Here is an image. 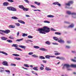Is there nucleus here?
I'll return each mask as SVG.
<instances>
[{
	"label": "nucleus",
	"mask_w": 76,
	"mask_h": 76,
	"mask_svg": "<svg viewBox=\"0 0 76 76\" xmlns=\"http://www.w3.org/2000/svg\"><path fill=\"white\" fill-rule=\"evenodd\" d=\"M12 55L14 56H15L16 57H18V56H20L19 55L16 54H12Z\"/></svg>",
	"instance_id": "c756f323"
},
{
	"label": "nucleus",
	"mask_w": 76,
	"mask_h": 76,
	"mask_svg": "<svg viewBox=\"0 0 76 76\" xmlns=\"http://www.w3.org/2000/svg\"><path fill=\"white\" fill-rule=\"evenodd\" d=\"M10 32V31L9 30L6 31H3L1 30H0V34H3V33H5V34H9Z\"/></svg>",
	"instance_id": "20e7f679"
},
{
	"label": "nucleus",
	"mask_w": 76,
	"mask_h": 76,
	"mask_svg": "<svg viewBox=\"0 0 76 76\" xmlns=\"http://www.w3.org/2000/svg\"><path fill=\"white\" fill-rule=\"evenodd\" d=\"M53 44L54 45H58V44L56 43H53Z\"/></svg>",
	"instance_id": "680f3d73"
},
{
	"label": "nucleus",
	"mask_w": 76,
	"mask_h": 76,
	"mask_svg": "<svg viewBox=\"0 0 76 76\" xmlns=\"http://www.w3.org/2000/svg\"><path fill=\"white\" fill-rule=\"evenodd\" d=\"M8 1L9 2H14V1L13 0H8Z\"/></svg>",
	"instance_id": "c03bdc74"
},
{
	"label": "nucleus",
	"mask_w": 76,
	"mask_h": 76,
	"mask_svg": "<svg viewBox=\"0 0 76 76\" xmlns=\"http://www.w3.org/2000/svg\"><path fill=\"white\" fill-rule=\"evenodd\" d=\"M39 58H41V59H45V57H44V56H40Z\"/></svg>",
	"instance_id": "cd10ccee"
},
{
	"label": "nucleus",
	"mask_w": 76,
	"mask_h": 76,
	"mask_svg": "<svg viewBox=\"0 0 76 76\" xmlns=\"http://www.w3.org/2000/svg\"><path fill=\"white\" fill-rule=\"evenodd\" d=\"M0 53H2V54H4L5 55H6V56H7V55H8L7 53H6L4 52V51H0Z\"/></svg>",
	"instance_id": "ddd939ff"
},
{
	"label": "nucleus",
	"mask_w": 76,
	"mask_h": 76,
	"mask_svg": "<svg viewBox=\"0 0 76 76\" xmlns=\"http://www.w3.org/2000/svg\"><path fill=\"white\" fill-rule=\"evenodd\" d=\"M23 10H24V11H26H26H28V10H29V8H25V7H24Z\"/></svg>",
	"instance_id": "f3484780"
},
{
	"label": "nucleus",
	"mask_w": 76,
	"mask_h": 76,
	"mask_svg": "<svg viewBox=\"0 0 76 76\" xmlns=\"http://www.w3.org/2000/svg\"><path fill=\"white\" fill-rule=\"evenodd\" d=\"M24 0V1H25V2H26V3H29V2L28 0Z\"/></svg>",
	"instance_id": "37998d69"
},
{
	"label": "nucleus",
	"mask_w": 76,
	"mask_h": 76,
	"mask_svg": "<svg viewBox=\"0 0 76 76\" xmlns=\"http://www.w3.org/2000/svg\"><path fill=\"white\" fill-rule=\"evenodd\" d=\"M48 18H53L54 16L52 15H48L47 16Z\"/></svg>",
	"instance_id": "393cba45"
},
{
	"label": "nucleus",
	"mask_w": 76,
	"mask_h": 76,
	"mask_svg": "<svg viewBox=\"0 0 76 76\" xmlns=\"http://www.w3.org/2000/svg\"><path fill=\"white\" fill-rule=\"evenodd\" d=\"M66 47L67 48H70V46H66Z\"/></svg>",
	"instance_id": "052dcab7"
},
{
	"label": "nucleus",
	"mask_w": 76,
	"mask_h": 76,
	"mask_svg": "<svg viewBox=\"0 0 76 76\" xmlns=\"http://www.w3.org/2000/svg\"><path fill=\"white\" fill-rule=\"evenodd\" d=\"M32 56L33 57H38V56H36L35 55H33Z\"/></svg>",
	"instance_id": "de8ad7c7"
},
{
	"label": "nucleus",
	"mask_w": 76,
	"mask_h": 76,
	"mask_svg": "<svg viewBox=\"0 0 76 76\" xmlns=\"http://www.w3.org/2000/svg\"><path fill=\"white\" fill-rule=\"evenodd\" d=\"M32 54H33L32 52H30L28 53V55H32Z\"/></svg>",
	"instance_id": "6e6d98bb"
},
{
	"label": "nucleus",
	"mask_w": 76,
	"mask_h": 76,
	"mask_svg": "<svg viewBox=\"0 0 76 76\" xmlns=\"http://www.w3.org/2000/svg\"><path fill=\"white\" fill-rule=\"evenodd\" d=\"M7 42H13L12 40H7Z\"/></svg>",
	"instance_id": "e433bc0d"
},
{
	"label": "nucleus",
	"mask_w": 76,
	"mask_h": 76,
	"mask_svg": "<svg viewBox=\"0 0 76 76\" xmlns=\"http://www.w3.org/2000/svg\"><path fill=\"white\" fill-rule=\"evenodd\" d=\"M40 69V70H44V67H42V66H41Z\"/></svg>",
	"instance_id": "8fccbe9b"
},
{
	"label": "nucleus",
	"mask_w": 76,
	"mask_h": 76,
	"mask_svg": "<svg viewBox=\"0 0 76 76\" xmlns=\"http://www.w3.org/2000/svg\"><path fill=\"white\" fill-rule=\"evenodd\" d=\"M23 66L24 67H29V65L28 64H25Z\"/></svg>",
	"instance_id": "bb28decb"
},
{
	"label": "nucleus",
	"mask_w": 76,
	"mask_h": 76,
	"mask_svg": "<svg viewBox=\"0 0 76 76\" xmlns=\"http://www.w3.org/2000/svg\"><path fill=\"white\" fill-rule=\"evenodd\" d=\"M71 61H73V62H76V60H74L73 59H72L71 60Z\"/></svg>",
	"instance_id": "864d4df0"
},
{
	"label": "nucleus",
	"mask_w": 76,
	"mask_h": 76,
	"mask_svg": "<svg viewBox=\"0 0 76 76\" xmlns=\"http://www.w3.org/2000/svg\"><path fill=\"white\" fill-rule=\"evenodd\" d=\"M15 24L18 26H20V24H19V23H15Z\"/></svg>",
	"instance_id": "c9c22d12"
},
{
	"label": "nucleus",
	"mask_w": 76,
	"mask_h": 76,
	"mask_svg": "<svg viewBox=\"0 0 76 76\" xmlns=\"http://www.w3.org/2000/svg\"><path fill=\"white\" fill-rule=\"evenodd\" d=\"M50 30L51 31H56V30L54 29L53 28H50Z\"/></svg>",
	"instance_id": "603ef678"
},
{
	"label": "nucleus",
	"mask_w": 76,
	"mask_h": 76,
	"mask_svg": "<svg viewBox=\"0 0 76 76\" xmlns=\"http://www.w3.org/2000/svg\"><path fill=\"white\" fill-rule=\"evenodd\" d=\"M43 62L44 63H46L47 61L43 60Z\"/></svg>",
	"instance_id": "13d9d810"
},
{
	"label": "nucleus",
	"mask_w": 76,
	"mask_h": 76,
	"mask_svg": "<svg viewBox=\"0 0 76 76\" xmlns=\"http://www.w3.org/2000/svg\"><path fill=\"white\" fill-rule=\"evenodd\" d=\"M44 23H50V21H48L47 20H45L44 21Z\"/></svg>",
	"instance_id": "4c0bfd02"
},
{
	"label": "nucleus",
	"mask_w": 76,
	"mask_h": 76,
	"mask_svg": "<svg viewBox=\"0 0 76 76\" xmlns=\"http://www.w3.org/2000/svg\"><path fill=\"white\" fill-rule=\"evenodd\" d=\"M2 64L4 66H9V64H8V63L7 61H4L2 63Z\"/></svg>",
	"instance_id": "0eeeda50"
},
{
	"label": "nucleus",
	"mask_w": 76,
	"mask_h": 76,
	"mask_svg": "<svg viewBox=\"0 0 76 76\" xmlns=\"http://www.w3.org/2000/svg\"><path fill=\"white\" fill-rule=\"evenodd\" d=\"M15 49H16L17 50H19L20 51H22V50L20 49L19 48H15Z\"/></svg>",
	"instance_id": "09e8293b"
},
{
	"label": "nucleus",
	"mask_w": 76,
	"mask_h": 76,
	"mask_svg": "<svg viewBox=\"0 0 76 76\" xmlns=\"http://www.w3.org/2000/svg\"><path fill=\"white\" fill-rule=\"evenodd\" d=\"M14 59H15L16 60H20V58H19L15 57Z\"/></svg>",
	"instance_id": "72a5a7b5"
},
{
	"label": "nucleus",
	"mask_w": 76,
	"mask_h": 76,
	"mask_svg": "<svg viewBox=\"0 0 76 76\" xmlns=\"http://www.w3.org/2000/svg\"><path fill=\"white\" fill-rule=\"evenodd\" d=\"M8 27L10 28H15V26L14 25H9Z\"/></svg>",
	"instance_id": "9d476101"
},
{
	"label": "nucleus",
	"mask_w": 76,
	"mask_h": 76,
	"mask_svg": "<svg viewBox=\"0 0 76 76\" xmlns=\"http://www.w3.org/2000/svg\"><path fill=\"white\" fill-rule=\"evenodd\" d=\"M57 5H58V6H59V7H60V6H61L60 4L58 3V4H57Z\"/></svg>",
	"instance_id": "bf43d9fd"
},
{
	"label": "nucleus",
	"mask_w": 76,
	"mask_h": 76,
	"mask_svg": "<svg viewBox=\"0 0 76 76\" xmlns=\"http://www.w3.org/2000/svg\"><path fill=\"white\" fill-rule=\"evenodd\" d=\"M58 42H61V43H64V40L61 39L58 40Z\"/></svg>",
	"instance_id": "4468645a"
},
{
	"label": "nucleus",
	"mask_w": 76,
	"mask_h": 76,
	"mask_svg": "<svg viewBox=\"0 0 76 76\" xmlns=\"http://www.w3.org/2000/svg\"><path fill=\"white\" fill-rule=\"evenodd\" d=\"M33 69L34 70H36L37 71H38V70L37 67H34V68H33Z\"/></svg>",
	"instance_id": "a211bd4d"
},
{
	"label": "nucleus",
	"mask_w": 76,
	"mask_h": 76,
	"mask_svg": "<svg viewBox=\"0 0 76 76\" xmlns=\"http://www.w3.org/2000/svg\"><path fill=\"white\" fill-rule=\"evenodd\" d=\"M10 66H16V64L11 63L10 64Z\"/></svg>",
	"instance_id": "7c9ffc66"
},
{
	"label": "nucleus",
	"mask_w": 76,
	"mask_h": 76,
	"mask_svg": "<svg viewBox=\"0 0 76 76\" xmlns=\"http://www.w3.org/2000/svg\"><path fill=\"white\" fill-rule=\"evenodd\" d=\"M35 4H37V5H38V6H39V5H41V3H38V2L35 1L34 2Z\"/></svg>",
	"instance_id": "5701e85b"
},
{
	"label": "nucleus",
	"mask_w": 76,
	"mask_h": 76,
	"mask_svg": "<svg viewBox=\"0 0 76 76\" xmlns=\"http://www.w3.org/2000/svg\"><path fill=\"white\" fill-rule=\"evenodd\" d=\"M66 13L68 15H75V16H76V13L75 12H72L71 13L70 11H67Z\"/></svg>",
	"instance_id": "423d86ee"
},
{
	"label": "nucleus",
	"mask_w": 76,
	"mask_h": 76,
	"mask_svg": "<svg viewBox=\"0 0 76 76\" xmlns=\"http://www.w3.org/2000/svg\"><path fill=\"white\" fill-rule=\"evenodd\" d=\"M45 57L46 58H48V59H50V56L48 55H46Z\"/></svg>",
	"instance_id": "4be33fe9"
},
{
	"label": "nucleus",
	"mask_w": 76,
	"mask_h": 76,
	"mask_svg": "<svg viewBox=\"0 0 76 76\" xmlns=\"http://www.w3.org/2000/svg\"><path fill=\"white\" fill-rule=\"evenodd\" d=\"M19 47H20V48H23L25 50V48H26V47L25 46L22 45H19Z\"/></svg>",
	"instance_id": "dca6fc26"
},
{
	"label": "nucleus",
	"mask_w": 76,
	"mask_h": 76,
	"mask_svg": "<svg viewBox=\"0 0 76 76\" xmlns=\"http://www.w3.org/2000/svg\"><path fill=\"white\" fill-rule=\"evenodd\" d=\"M64 22L65 23H67V24H69V22H67V21H65Z\"/></svg>",
	"instance_id": "0e129e2a"
},
{
	"label": "nucleus",
	"mask_w": 76,
	"mask_h": 76,
	"mask_svg": "<svg viewBox=\"0 0 76 76\" xmlns=\"http://www.w3.org/2000/svg\"><path fill=\"white\" fill-rule=\"evenodd\" d=\"M67 70L70 71V70H72V69L70 68H67Z\"/></svg>",
	"instance_id": "e2e57ef3"
},
{
	"label": "nucleus",
	"mask_w": 76,
	"mask_h": 76,
	"mask_svg": "<svg viewBox=\"0 0 76 76\" xmlns=\"http://www.w3.org/2000/svg\"><path fill=\"white\" fill-rule=\"evenodd\" d=\"M37 31H39L40 34H45V32L48 33L50 31V29L47 26H45L43 28H38Z\"/></svg>",
	"instance_id": "f257e3e1"
},
{
	"label": "nucleus",
	"mask_w": 76,
	"mask_h": 76,
	"mask_svg": "<svg viewBox=\"0 0 76 76\" xmlns=\"http://www.w3.org/2000/svg\"><path fill=\"white\" fill-rule=\"evenodd\" d=\"M12 47H18V45L16 44H13L12 45Z\"/></svg>",
	"instance_id": "a878e982"
},
{
	"label": "nucleus",
	"mask_w": 76,
	"mask_h": 76,
	"mask_svg": "<svg viewBox=\"0 0 76 76\" xmlns=\"http://www.w3.org/2000/svg\"><path fill=\"white\" fill-rule=\"evenodd\" d=\"M9 4V3L8 2H4L3 3V5L4 6H7Z\"/></svg>",
	"instance_id": "6e6552de"
},
{
	"label": "nucleus",
	"mask_w": 76,
	"mask_h": 76,
	"mask_svg": "<svg viewBox=\"0 0 76 76\" xmlns=\"http://www.w3.org/2000/svg\"><path fill=\"white\" fill-rule=\"evenodd\" d=\"M45 69L47 71H50V70H51V69L50 68L47 67H45Z\"/></svg>",
	"instance_id": "2eb2a0df"
},
{
	"label": "nucleus",
	"mask_w": 76,
	"mask_h": 76,
	"mask_svg": "<svg viewBox=\"0 0 76 76\" xmlns=\"http://www.w3.org/2000/svg\"><path fill=\"white\" fill-rule=\"evenodd\" d=\"M9 38H10V39H14V38H13V37H11V36H10L9 37Z\"/></svg>",
	"instance_id": "49530a36"
},
{
	"label": "nucleus",
	"mask_w": 76,
	"mask_h": 76,
	"mask_svg": "<svg viewBox=\"0 0 76 76\" xmlns=\"http://www.w3.org/2000/svg\"><path fill=\"white\" fill-rule=\"evenodd\" d=\"M18 22L21 23H23V24H25V22L22 20H18Z\"/></svg>",
	"instance_id": "f8f14e48"
},
{
	"label": "nucleus",
	"mask_w": 76,
	"mask_h": 76,
	"mask_svg": "<svg viewBox=\"0 0 76 76\" xmlns=\"http://www.w3.org/2000/svg\"><path fill=\"white\" fill-rule=\"evenodd\" d=\"M22 68L24 69H25L26 70H28V68H24V67L22 66Z\"/></svg>",
	"instance_id": "4d7b16f0"
},
{
	"label": "nucleus",
	"mask_w": 76,
	"mask_h": 76,
	"mask_svg": "<svg viewBox=\"0 0 76 76\" xmlns=\"http://www.w3.org/2000/svg\"><path fill=\"white\" fill-rule=\"evenodd\" d=\"M1 39H2V40H4V41H5L7 39V38L4 37H1Z\"/></svg>",
	"instance_id": "9b49d317"
},
{
	"label": "nucleus",
	"mask_w": 76,
	"mask_h": 76,
	"mask_svg": "<svg viewBox=\"0 0 76 76\" xmlns=\"http://www.w3.org/2000/svg\"><path fill=\"white\" fill-rule=\"evenodd\" d=\"M34 48H36V49H38V48H39V47L37 46H34Z\"/></svg>",
	"instance_id": "c85d7f7f"
},
{
	"label": "nucleus",
	"mask_w": 76,
	"mask_h": 76,
	"mask_svg": "<svg viewBox=\"0 0 76 76\" xmlns=\"http://www.w3.org/2000/svg\"><path fill=\"white\" fill-rule=\"evenodd\" d=\"M74 27V25L73 24H71V25L69 26V28H73Z\"/></svg>",
	"instance_id": "473e14b6"
},
{
	"label": "nucleus",
	"mask_w": 76,
	"mask_h": 76,
	"mask_svg": "<svg viewBox=\"0 0 76 76\" xmlns=\"http://www.w3.org/2000/svg\"><path fill=\"white\" fill-rule=\"evenodd\" d=\"M11 18L15 20L18 19V18H17V17L16 16H13Z\"/></svg>",
	"instance_id": "412c9836"
},
{
	"label": "nucleus",
	"mask_w": 76,
	"mask_h": 76,
	"mask_svg": "<svg viewBox=\"0 0 76 76\" xmlns=\"http://www.w3.org/2000/svg\"><path fill=\"white\" fill-rule=\"evenodd\" d=\"M46 44H47V45H50L51 44V43L49 42V41H47L45 42Z\"/></svg>",
	"instance_id": "b1692460"
},
{
	"label": "nucleus",
	"mask_w": 76,
	"mask_h": 76,
	"mask_svg": "<svg viewBox=\"0 0 76 76\" xmlns=\"http://www.w3.org/2000/svg\"><path fill=\"white\" fill-rule=\"evenodd\" d=\"M55 34H56V35H61V33L60 32H56L55 33Z\"/></svg>",
	"instance_id": "f704fd0d"
},
{
	"label": "nucleus",
	"mask_w": 76,
	"mask_h": 76,
	"mask_svg": "<svg viewBox=\"0 0 76 76\" xmlns=\"http://www.w3.org/2000/svg\"><path fill=\"white\" fill-rule=\"evenodd\" d=\"M40 50H42V51H47V49H45L44 48H41L39 49Z\"/></svg>",
	"instance_id": "1a4fd4ad"
},
{
	"label": "nucleus",
	"mask_w": 76,
	"mask_h": 76,
	"mask_svg": "<svg viewBox=\"0 0 76 76\" xmlns=\"http://www.w3.org/2000/svg\"><path fill=\"white\" fill-rule=\"evenodd\" d=\"M4 70H0V72H1V73H3L4 72Z\"/></svg>",
	"instance_id": "5fc2aeb1"
},
{
	"label": "nucleus",
	"mask_w": 76,
	"mask_h": 76,
	"mask_svg": "<svg viewBox=\"0 0 76 76\" xmlns=\"http://www.w3.org/2000/svg\"><path fill=\"white\" fill-rule=\"evenodd\" d=\"M53 39L54 40H55V41H58L59 39L58 38L56 37H53Z\"/></svg>",
	"instance_id": "aec40b11"
},
{
	"label": "nucleus",
	"mask_w": 76,
	"mask_h": 76,
	"mask_svg": "<svg viewBox=\"0 0 76 76\" xmlns=\"http://www.w3.org/2000/svg\"><path fill=\"white\" fill-rule=\"evenodd\" d=\"M64 66H65L66 68V69L69 68V67H70L76 68V64H72L71 65H70L69 64H66L64 65Z\"/></svg>",
	"instance_id": "f03ea898"
},
{
	"label": "nucleus",
	"mask_w": 76,
	"mask_h": 76,
	"mask_svg": "<svg viewBox=\"0 0 76 76\" xmlns=\"http://www.w3.org/2000/svg\"><path fill=\"white\" fill-rule=\"evenodd\" d=\"M67 43H68V44H70V43H71V42L70 41H67Z\"/></svg>",
	"instance_id": "338daca9"
},
{
	"label": "nucleus",
	"mask_w": 76,
	"mask_h": 76,
	"mask_svg": "<svg viewBox=\"0 0 76 76\" xmlns=\"http://www.w3.org/2000/svg\"><path fill=\"white\" fill-rule=\"evenodd\" d=\"M23 40V39H18L16 40V41H22Z\"/></svg>",
	"instance_id": "ea45409f"
},
{
	"label": "nucleus",
	"mask_w": 76,
	"mask_h": 76,
	"mask_svg": "<svg viewBox=\"0 0 76 76\" xmlns=\"http://www.w3.org/2000/svg\"><path fill=\"white\" fill-rule=\"evenodd\" d=\"M5 72H7V73H10V71L9 70H5Z\"/></svg>",
	"instance_id": "79ce46f5"
},
{
	"label": "nucleus",
	"mask_w": 76,
	"mask_h": 76,
	"mask_svg": "<svg viewBox=\"0 0 76 76\" xmlns=\"http://www.w3.org/2000/svg\"><path fill=\"white\" fill-rule=\"evenodd\" d=\"M56 58L60 59V57H56Z\"/></svg>",
	"instance_id": "774afa93"
},
{
	"label": "nucleus",
	"mask_w": 76,
	"mask_h": 76,
	"mask_svg": "<svg viewBox=\"0 0 76 76\" xmlns=\"http://www.w3.org/2000/svg\"><path fill=\"white\" fill-rule=\"evenodd\" d=\"M58 2H54L53 3V4H54L55 5H57V4H58Z\"/></svg>",
	"instance_id": "58836bf2"
},
{
	"label": "nucleus",
	"mask_w": 76,
	"mask_h": 76,
	"mask_svg": "<svg viewBox=\"0 0 76 76\" xmlns=\"http://www.w3.org/2000/svg\"><path fill=\"white\" fill-rule=\"evenodd\" d=\"M31 7H34V8H37V7L34 5H31Z\"/></svg>",
	"instance_id": "3c124183"
},
{
	"label": "nucleus",
	"mask_w": 76,
	"mask_h": 76,
	"mask_svg": "<svg viewBox=\"0 0 76 76\" xmlns=\"http://www.w3.org/2000/svg\"><path fill=\"white\" fill-rule=\"evenodd\" d=\"M28 38H33V37L31 36H28Z\"/></svg>",
	"instance_id": "a19ab883"
},
{
	"label": "nucleus",
	"mask_w": 76,
	"mask_h": 76,
	"mask_svg": "<svg viewBox=\"0 0 76 76\" xmlns=\"http://www.w3.org/2000/svg\"><path fill=\"white\" fill-rule=\"evenodd\" d=\"M60 59L61 60H64V58L63 57H61L60 58Z\"/></svg>",
	"instance_id": "69168bd1"
},
{
	"label": "nucleus",
	"mask_w": 76,
	"mask_h": 76,
	"mask_svg": "<svg viewBox=\"0 0 76 76\" xmlns=\"http://www.w3.org/2000/svg\"><path fill=\"white\" fill-rule=\"evenodd\" d=\"M73 4V1H68L67 3L65 4L66 6H70V4Z\"/></svg>",
	"instance_id": "39448f33"
},
{
	"label": "nucleus",
	"mask_w": 76,
	"mask_h": 76,
	"mask_svg": "<svg viewBox=\"0 0 76 76\" xmlns=\"http://www.w3.org/2000/svg\"><path fill=\"white\" fill-rule=\"evenodd\" d=\"M22 36L23 37H27V36H28V34H27L23 33V34Z\"/></svg>",
	"instance_id": "2f4dec72"
},
{
	"label": "nucleus",
	"mask_w": 76,
	"mask_h": 76,
	"mask_svg": "<svg viewBox=\"0 0 76 76\" xmlns=\"http://www.w3.org/2000/svg\"><path fill=\"white\" fill-rule=\"evenodd\" d=\"M60 53H55V55H56V56H57L58 55H60Z\"/></svg>",
	"instance_id": "a18cd8bd"
},
{
	"label": "nucleus",
	"mask_w": 76,
	"mask_h": 76,
	"mask_svg": "<svg viewBox=\"0 0 76 76\" xmlns=\"http://www.w3.org/2000/svg\"><path fill=\"white\" fill-rule=\"evenodd\" d=\"M19 8H20V9H23V8H24V7L22 5H19Z\"/></svg>",
	"instance_id": "6ab92c4d"
},
{
	"label": "nucleus",
	"mask_w": 76,
	"mask_h": 76,
	"mask_svg": "<svg viewBox=\"0 0 76 76\" xmlns=\"http://www.w3.org/2000/svg\"><path fill=\"white\" fill-rule=\"evenodd\" d=\"M7 9L8 10H9L14 11V12H15L17 10L16 8L12 7H7Z\"/></svg>",
	"instance_id": "7ed1b4c3"
}]
</instances>
